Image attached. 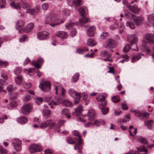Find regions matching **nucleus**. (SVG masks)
<instances>
[{"label": "nucleus", "instance_id": "f257e3e1", "mask_svg": "<svg viewBox=\"0 0 154 154\" xmlns=\"http://www.w3.org/2000/svg\"><path fill=\"white\" fill-rule=\"evenodd\" d=\"M106 95V93L100 94L96 98L97 100L100 102L99 103V108L101 110L103 114L104 115L107 114L109 110L108 108L106 107L107 102L105 100V97Z\"/></svg>", "mask_w": 154, "mask_h": 154}, {"label": "nucleus", "instance_id": "f03ea898", "mask_svg": "<svg viewBox=\"0 0 154 154\" xmlns=\"http://www.w3.org/2000/svg\"><path fill=\"white\" fill-rule=\"evenodd\" d=\"M143 42L150 45L154 44V34L150 33L146 34L143 37Z\"/></svg>", "mask_w": 154, "mask_h": 154}, {"label": "nucleus", "instance_id": "7ed1b4c3", "mask_svg": "<svg viewBox=\"0 0 154 154\" xmlns=\"http://www.w3.org/2000/svg\"><path fill=\"white\" fill-rule=\"evenodd\" d=\"M39 88L43 91H48L51 89L50 82L48 81H44L40 84Z\"/></svg>", "mask_w": 154, "mask_h": 154}, {"label": "nucleus", "instance_id": "20e7f679", "mask_svg": "<svg viewBox=\"0 0 154 154\" xmlns=\"http://www.w3.org/2000/svg\"><path fill=\"white\" fill-rule=\"evenodd\" d=\"M12 143L14 149L17 152L20 151L22 149L21 141L18 139L15 138L12 140Z\"/></svg>", "mask_w": 154, "mask_h": 154}, {"label": "nucleus", "instance_id": "39448f33", "mask_svg": "<svg viewBox=\"0 0 154 154\" xmlns=\"http://www.w3.org/2000/svg\"><path fill=\"white\" fill-rule=\"evenodd\" d=\"M29 149L31 153L40 152L42 150V148L40 146L35 144L31 145L29 147Z\"/></svg>", "mask_w": 154, "mask_h": 154}, {"label": "nucleus", "instance_id": "423d86ee", "mask_svg": "<svg viewBox=\"0 0 154 154\" xmlns=\"http://www.w3.org/2000/svg\"><path fill=\"white\" fill-rule=\"evenodd\" d=\"M49 125V128H51L55 126V123L52 122L51 120H48L42 122L40 127L42 128H45Z\"/></svg>", "mask_w": 154, "mask_h": 154}, {"label": "nucleus", "instance_id": "0eeeda50", "mask_svg": "<svg viewBox=\"0 0 154 154\" xmlns=\"http://www.w3.org/2000/svg\"><path fill=\"white\" fill-rule=\"evenodd\" d=\"M49 33L46 31H43L38 32L37 34L38 38L40 40H45L49 37Z\"/></svg>", "mask_w": 154, "mask_h": 154}, {"label": "nucleus", "instance_id": "6e6552de", "mask_svg": "<svg viewBox=\"0 0 154 154\" xmlns=\"http://www.w3.org/2000/svg\"><path fill=\"white\" fill-rule=\"evenodd\" d=\"M133 21L135 24L137 26H140L144 23L145 21L144 18L141 16L134 17Z\"/></svg>", "mask_w": 154, "mask_h": 154}, {"label": "nucleus", "instance_id": "1a4fd4ad", "mask_svg": "<svg viewBox=\"0 0 154 154\" xmlns=\"http://www.w3.org/2000/svg\"><path fill=\"white\" fill-rule=\"evenodd\" d=\"M24 21L22 20L18 21L16 23V28L19 31L20 33L23 32V30L24 29L23 27L25 25Z\"/></svg>", "mask_w": 154, "mask_h": 154}, {"label": "nucleus", "instance_id": "9d476101", "mask_svg": "<svg viewBox=\"0 0 154 154\" xmlns=\"http://www.w3.org/2000/svg\"><path fill=\"white\" fill-rule=\"evenodd\" d=\"M128 41L130 42L131 45H132L136 44L138 38L135 34L128 35L127 37Z\"/></svg>", "mask_w": 154, "mask_h": 154}, {"label": "nucleus", "instance_id": "9b49d317", "mask_svg": "<svg viewBox=\"0 0 154 154\" xmlns=\"http://www.w3.org/2000/svg\"><path fill=\"white\" fill-rule=\"evenodd\" d=\"M106 48H113L115 47L116 45V42L112 39H108L106 41Z\"/></svg>", "mask_w": 154, "mask_h": 154}, {"label": "nucleus", "instance_id": "f8f14e48", "mask_svg": "<svg viewBox=\"0 0 154 154\" xmlns=\"http://www.w3.org/2000/svg\"><path fill=\"white\" fill-rule=\"evenodd\" d=\"M88 116L89 120L90 121L94 120L96 116L95 110L93 109L89 110L88 112Z\"/></svg>", "mask_w": 154, "mask_h": 154}, {"label": "nucleus", "instance_id": "ddd939ff", "mask_svg": "<svg viewBox=\"0 0 154 154\" xmlns=\"http://www.w3.org/2000/svg\"><path fill=\"white\" fill-rule=\"evenodd\" d=\"M31 106L29 104H27L23 106L21 109V113L24 115L28 114L31 111Z\"/></svg>", "mask_w": 154, "mask_h": 154}, {"label": "nucleus", "instance_id": "4468645a", "mask_svg": "<svg viewBox=\"0 0 154 154\" xmlns=\"http://www.w3.org/2000/svg\"><path fill=\"white\" fill-rule=\"evenodd\" d=\"M96 28L94 26L90 27L87 30V35L89 37L94 36L95 33Z\"/></svg>", "mask_w": 154, "mask_h": 154}, {"label": "nucleus", "instance_id": "2eb2a0df", "mask_svg": "<svg viewBox=\"0 0 154 154\" xmlns=\"http://www.w3.org/2000/svg\"><path fill=\"white\" fill-rule=\"evenodd\" d=\"M55 35L62 39H65L68 37V34L64 31H57L55 33Z\"/></svg>", "mask_w": 154, "mask_h": 154}, {"label": "nucleus", "instance_id": "dca6fc26", "mask_svg": "<svg viewBox=\"0 0 154 154\" xmlns=\"http://www.w3.org/2000/svg\"><path fill=\"white\" fill-rule=\"evenodd\" d=\"M46 20L49 22H56L58 20V19L55 14H51L47 17Z\"/></svg>", "mask_w": 154, "mask_h": 154}, {"label": "nucleus", "instance_id": "f3484780", "mask_svg": "<svg viewBox=\"0 0 154 154\" xmlns=\"http://www.w3.org/2000/svg\"><path fill=\"white\" fill-rule=\"evenodd\" d=\"M44 61L42 58H39L37 60V62L35 61H33L32 62V64L34 66L36 67L38 69H39L41 68L40 66V64H42L43 63Z\"/></svg>", "mask_w": 154, "mask_h": 154}, {"label": "nucleus", "instance_id": "a211bd4d", "mask_svg": "<svg viewBox=\"0 0 154 154\" xmlns=\"http://www.w3.org/2000/svg\"><path fill=\"white\" fill-rule=\"evenodd\" d=\"M47 106V105H44L45 108L43 110V114L44 117L45 119H47L51 114V111L46 108Z\"/></svg>", "mask_w": 154, "mask_h": 154}, {"label": "nucleus", "instance_id": "6ab92c4d", "mask_svg": "<svg viewBox=\"0 0 154 154\" xmlns=\"http://www.w3.org/2000/svg\"><path fill=\"white\" fill-rule=\"evenodd\" d=\"M34 26V24L31 23L28 24L25 28H24L23 30V32H29L31 31L33 29Z\"/></svg>", "mask_w": 154, "mask_h": 154}, {"label": "nucleus", "instance_id": "aec40b11", "mask_svg": "<svg viewBox=\"0 0 154 154\" xmlns=\"http://www.w3.org/2000/svg\"><path fill=\"white\" fill-rule=\"evenodd\" d=\"M57 101L60 103H61L63 102V105L65 106L70 107L72 105V103L68 100H64L63 102L61 99L58 98L57 99Z\"/></svg>", "mask_w": 154, "mask_h": 154}, {"label": "nucleus", "instance_id": "412c9836", "mask_svg": "<svg viewBox=\"0 0 154 154\" xmlns=\"http://www.w3.org/2000/svg\"><path fill=\"white\" fill-rule=\"evenodd\" d=\"M17 121L19 123L23 124L27 122L28 119L26 116H22L17 119Z\"/></svg>", "mask_w": 154, "mask_h": 154}, {"label": "nucleus", "instance_id": "4be33fe9", "mask_svg": "<svg viewBox=\"0 0 154 154\" xmlns=\"http://www.w3.org/2000/svg\"><path fill=\"white\" fill-rule=\"evenodd\" d=\"M97 44V42L94 40L91 39H88L86 42V45L89 46H94Z\"/></svg>", "mask_w": 154, "mask_h": 154}, {"label": "nucleus", "instance_id": "5701e85b", "mask_svg": "<svg viewBox=\"0 0 154 154\" xmlns=\"http://www.w3.org/2000/svg\"><path fill=\"white\" fill-rule=\"evenodd\" d=\"M82 110V106L79 105L75 109V114L77 116H79L81 114Z\"/></svg>", "mask_w": 154, "mask_h": 154}, {"label": "nucleus", "instance_id": "b1692460", "mask_svg": "<svg viewBox=\"0 0 154 154\" xmlns=\"http://www.w3.org/2000/svg\"><path fill=\"white\" fill-rule=\"evenodd\" d=\"M23 78L22 76L20 75H17L15 78V82L18 84H21L23 81Z\"/></svg>", "mask_w": 154, "mask_h": 154}, {"label": "nucleus", "instance_id": "393cba45", "mask_svg": "<svg viewBox=\"0 0 154 154\" xmlns=\"http://www.w3.org/2000/svg\"><path fill=\"white\" fill-rule=\"evenodd\" d=\"M137 152H144L143 154H146L148 153L147 149L144 146H140L137 147Z\"/></svg>", "mask_w": 154, "mask_h": 154}, {"label": "nucleus", "instance_id": "a878e982", "mask_svg": "<svg viewBox=\"0 0 154 154\" xmlns=\"http://www.w3.org/2000/svg\"><path fill=\"white\" fill-rule=\"evenodd\" d=\"M143 54L142 53H140L139 54H137V55L134 56L131 60V62L132 63H134L137 60H139L141 57L142 56H143Z\"/></svg>", "mask_w": 154, "mask_h": 154}, {"label": "nucleus", "instance_id": "bb28decb", "mask_svg": "<svg viewBox=\"0 0 154 154\" xmlns=\"http://www.w3.org/2000/svg\"><path fill=\"white\" fill-rule=\"evenodd\" d=\"M78 11L82 16H84L85 14L88 13V9L85 7L81 8L79 9Z\"/></svg>", "mask_w": 154, "mask_h": 154}, {"label": "nucleus", "instance_id": "cd10ccee", "mask_svg": "<svg viewBox=\"0 0 154 154\" xmlns=\"http://www.w3.org/2000/svg\"><path fill=\"white\" fill-rule=\"evenodd\" d=\"M88 50V48L87 47H84L82 48H77L76 50V52L79 54H84L86 51Z\"/></svg>", "mask_w": 154, "mask_h": 154}, {"label": "nucleus", "instance_id": "c85d7f7f", "mask_svg": "<svg viewBox=\"0 0 154 154\" xmlns=\"http://www.w3.org/2000/svg\"><path fill=\"white\" fill-rule=\"evenodd\" d=\"M68 93L70 95L74 98L80 94L76 92L73 89H69L68 90Z\"/></svg>", "mask_w": 154, "mask_h": 154}, {"label": "nucleus", "instance_id": "c756f323", "mask_svg": "<svg viewBox=\"0 0 154 154\" xmlns=\"http://www.w3.org/2000/svg\"><path fill=\"white\" fill-rule=\"evenodd\" d=\"M129 9L131 11L135 13H138L139 12V9L137 6L134 7L132 6H130L128 7Z\"/></svg>", "mask_w": 154, "mask_h": 154}, {"label": "nucleus", "instance_id": "7c9ffc66", "mask_svg": "<svg viewBox=\"0 0 154 154\" xmlns=\"http://www.w3.org/2000/svg\"><path fill=\"white\" fill-rule=\"evenodd\" d=\"M145 125L149 129H152L153 127V122L152 120H149L144 122Z\"/></svg>", "mask_w": 154, "mask_h": 154}, {"label": "nucleus", "instance_id": "2f4dec72", "mask_svg": "<svg viewBox=\"0 0 154 154\" xmlns=\"http://www.w3.org/2000/svg\"><path fill=\"white\" fill-rule=\"evenodd\" d=\"M10 5L12 7L15 9H20L21 8L20 3H15L14 2H12Z\"/></svg>", "mask_w": 154, "mask_h": 154}, {"label": "nucleus", "instance_id": "473e14b6", "mask_svg": "<svg viewBox=\"0 0 154 154\" xmlns=\"http://www.w3.org/2000/svg\"><path fill=\"white\" fill-rule=\"evenodd\" d=\"M20 3V5H21V8L22 7L24 9H26L29 7V5L24 0H21Z\"/></svg>", "mask_w": 154, "mask_h": 154}, {"label": "nucleus", "instance_id": "72a5a7b5", "mask_svg": "<svg viewBox=\"0 0 154 154\" xmlns=\"http://www.w3.org/2000/svg\"><path fill=\"white\" fill-rule=\"evenodd\" d=\"M100 55L102 57L107 56L108 58H109L111 56V54H109V52L106 50H103L101 51L100 53Z\"/></svg>", "mask_w": 154, "mask_h": 154}, {"label": "nucleus", "instance_id": "f704fd0d", "mask_svg": "<svg viewBox=\"0 0 154 154\" xmlns=\"http://www.w3.org/2000/svg\"><path fill=\"white\" fill-rule=\"evenodd\" d=\"M148 20L150 23H154V14H152L149 15L148 16Z\"/></svg>", "mask_w": 154, "mask_h": 154}, {"label": "nucleus", "instance_id": "c9c22d12", "mask_svg": "<svg viewBox=\"0 0 154 154\" xmlns=\"http://www.w3.org/2000/svg\"><path fill=\"white\" fill-rule=\"evenodd\" d=\"M69 110L67 109H63L62 111V114L66 116L68 119H70L71 117L70 116L68 115Z\"/></svg>", "mask_w": 154, "mask_h": 154}, {"label": "nucleus", "instance_id": "e433bc0d", "mask_svg": "<svg viewBox=\"0 0 154 154\" xmlns=\"http://www.w3.org/2000/svg\"><path fill=\"white\" fill-rule=\"evenodd\" d=\"M80 22L81 23H85L90 22V20L87 17L82 16V19H79Z\"/></svg>", "mask_w": 154, "mask_h": 154}, {"label": "nucleus", "instance_id": "4c0bfd02", "mask_svg": "<svg viewBox=\"0 0 154 154\" xmlns=\"http://www.w3.org/2000/svg\"><path fill=\"white\" fill-rule=\"evenodd\" d=\"M65 122L66 121L65 120L59 121V126H58L55 124V126H54V127L55 129H59L60 126H62L64 124Z\"/></svg>", "mask_w": 154, "mask_h": 154}, {"label": "nucleus", "instance_id": "58836bf2", "mask_svg": "<svg viewBox=\"0 0 154 154\" xmlns=\"http://www.w3.org/2000/svg\"><path fill=\"white\" fill-rule=\"evenodd\" d=\"M6 2V0H0V8H5Z\"/></svg>", "mask_w": 154, "mask_h": 154}, {"label": "nucleus", "instance_id": "ea45409f", "mask_svg": "<svg viewBox=\"0 0 154 154\" xmlns=\"http://www.w3.org/2000/svg\"><path fill=\"white\" fill-rule=\"evenodd\" d=\"M129 131L130 135L132 137H134L137 133V129L135 128L134 129H131Z\"/></svg>", "mask_w": 154, "mask_h": 154}, {"label": "nucleus", "instance_id": "a19ab883", "mask_svg": "<svg viewBox=\"0 0 154 154\" xmlns=\"http://www.w3.org/2000/svg\"><path fill=\"white\" fill-rule=\"evenodd\" d=\"M127 26L129 27L131 29H133L135 28V26L132 22H128L126 23Z\"/></svg>", "mask_w": 154, "mask_h": 154}, {"label": "nucleus", "instance_id": "79ce46f5", "mask_svg": "<svg viewBox=\"0 0 154 154\" xmlns=\"http://www.w3.org/2000/svg\"><path fill=\"white\" fill-rule=\"evenodd\" d=\"M75 100H74V104H78L80 100V94L77 96L75 97Z\"/></svg>", "mask_w": 154, "mask_h": 154}, {"label": "nucleus", "instance_id": "37998d69", "mask_svg": "<svg viewBox=\"0 0 154 154\" xmlns=\"http://www.w3.org/2000/svg\"><path fill=\"white\" fill-rule=\"evenodd\" d=\"M18 96V93L16 92L13 93L11 94L10 97L11 99L14 100L16 99Z\"/></svg>", "mask_w": 154, "mask_h": 154}, {"label": "nucleus", "instance_id": "c03bdc74", "mask_svg": "<svg viewBox=\"0 0 154 154\" xmlns=\"http://www.w3.org/2000/svg\"><path fill=\"white\" fill-rule=\"evenodd\" d=\"M138 140L141 142L142 143L146 144L147 143V141L146 140L142 137H138Z\"/></svg>", "mask_w": 154, "mask_h": 154}, {"label": "nucleus", "instance_id": "a18cd8bd", "mask_svg": "<svg viewBox=\"0 0 154 154\" xmlns=\"http://www.w3.org/2000/svg\"><path fill=\"white\" fill-rule=\"evenodd\" d=\"M8 62L6 61L3 62L0 61V67H5L8 65Z\"/></svg>", "mask_w": 154, "mask_h": 154}, {"label": "nucleus", "instance_id": "49530a36", "mask_svg": "<svg viewBox=\"0 0 154 154\" xmlns=\"http://www.w3.org/2000/svg\"><path fill=\"white\" fill-rule=\"evenodd\" d=\"M82 0H73L72 3L76 6H79L81 4Z\"/></svg>", "mask_w": 154, "mask_h": 154}, {"label": "nucleus", "instance_id": "de8ad7c7", "mask_svg": "<svg viewBox=\"0 0 154 154\" xmlns=\"http://www.w3.org/2000/svg\"><path fill=\"white\" fill-rule=\"evenodd\" d=\"M48 105L50 106V107L52 108H53V105L56 106L58 105V103L53 100H52L50 102H49L48 103Z\"/></svg>", "mask_w": 154, "mask_h": 154}, {"label": "nucleus", "instance_id": "09e8293b", "mask_svg": "<svg viewBox=\"0 0 154 154\" xmlns=\"http://www.w3.org/2000/svg\"><path fill=\"white\" fill-rule=\"evenodd\" d=\"M112 99V101L114 103H117L120 100L118 96H113Z\"/></svg>", "mask_w": 154, "mask_h": 154}, {"label": "nucleus", "instance_id": "8fccbe9b", "mask_svg": "<svg viewBox=\"0 0 154 154\" xmlns=\"http://www.w3.org/2000/svg\"><path fill=\"white\" fill-rule=\"evenodd\" d=\"M118 27V25L117 23H115L113 25L110 26L109 28L111 30H114Z\"/></svg>", "mask_w": 154, "mask_h": 154}, {"label": "nucleus", "instance_id": "3c124183", "mask_svg": "<svg viewBox=\"0 0 154 154\" xmlns=\"http://www.w3.org/2000/svg\"><path fill=\"white\" fill-rule=\"evenodd\" d=\"M79 74L78 73H76L72 77L73 81L75 82H76L78 80L79 78Z\"/></svg>", "mask_w": 154, "mask_h": 154}, {"label": "nucleus", "instance_id": "603ef678", "mask_svg": "<svg viewBox=\"0 0 154 154\" xmlns=\"http://www.w3.org/2000/svg\"><path fill=\"white\" fill-rule=\"evenodd\" d=\"M131 49L130 46L128 45H126L123 49V51L125 53L128 52Z\"/></svg>", "mask_w": 154, "mask_h": 154}, {"label": "nucleus", "instance_id": "864d4df0", "mask_svg": "<svg viewBox=\"0 0 154 154\" xmlns=\"http://www.w3.org/2000/svg\"><path fill=\"white\" fill-rule=\"evenodd\" d=\"M49 7V4L48 3H45L43 4L42 5V8L44 10H47Z\"/></svg>", "mask_w": 154, "mask_h": 154}, {"label": "nucleus", "instance_id": "5fc2aeb1", "mask_svg": "<svg viewBox=\"0 0 154 154\" xmlns=\"http://www.w3.org/2000/svg\"><path fill=\"white\" fill-rule=\"evenodd\" d=\"M66 140L67 142L69 144H73L75 143V141L71 137H67Z\"/></svg>", "mask_w": 154, "mask_h": 154}, {"label": "nucleus", "instance_id": "6e6d98bb", "mask_svg": "<svg viewBox=\"0 0 154 154\" xmlns=\"http://www.w3.org/2000/svg\"><path fill=\"white\" fill-rule=\"evenodd\" d=\"M31 99V97L30 95H27L24 97L23 100L24 102H27L30 100Z\"/></svg>", "mask_w": 154, "mask_h": 154}, {"label": "nucleus", "instance_id": "4d7b16f0", "mask_svg": "<svg viewBox=\"0 0 154 154\" xmlns=\"http://www.w3.org/2000/svg\"><path fill=\"white\" fill-rule=\"evenodd\" d=\"M26 12L32 15H34L35 13L34 9L31 8L27 9L26 11Z\"/></svg>", "mask_w": 154, "mask_h": 154}, {"label": "nucleus", "instance_id": "13d9d810", "mask_svg": "<svg viewBox=\"0 0 154 154\" xmlns=\"http://www.w3.org/2000/svg\"><path fill=\"white\" fill-rule=\"evenodd\" d=\"M81 145H79V144H76L75 146L74 147V149L75 150L76 149H78V152L79 153L81 152V150L82 149V147L81 146H80Z\"/></svg>", "mask_w": 154, "mask_h": 154}, {"label": "nucleus", "instance_id": "bf43d9fd", "mask_svg": "<svg viewBox=\"0 0 154 154\" xmlns=\"http://www.w3.org/2000/svg\"><path fill=\"white\" fill-rule=\"evenodd\" d=\"M108 33L107 32H103L100 35V37L103 39H105L108 35Z\"/></svg>", "mask_w": 154, "mask_h": 154}, {"label": "nucleus", "instance_id": "052dcab7", "mask_svg": "<svg viewBox=\"0 0 154 154\" xmlns=\"http://www.w3.org/2000/svg\"><path fill=\"white\" fill-rule=\"evenodd\" d=\"M8 118L7 116L4 115L2 118L0 117V123H3L4 122L5 120L6 119Z\"/></svg>", "mask_w": 154, "mask_h": 154}, {"label": "nucleus", "instance_id": "680f3d73", "mask_svg": "<svg viewBox=\"0 0 154 154\" xmlns=\"http://www.w3.org/2000/svg\"><path fill=\"white\" fill-rule=\"evenodd\" d=\"M23 85L24 87L26 88H29L31 86V84L29 83L25 82Z\"/></svg>", "mask_w": 154, "mask_h": 154}, {"label": "nucleus", "instance_id": "e2e57ef3", "mask_svg": "<svg viewBox=\"0 0 154 154\" xmlns=\"http://www.w3.org/2000/svg\"><path fill=\"white\" fill-rule=\"evenodd\" d=\"M75 24L73 23H68L67 25H65L67 29H71Z\"/></svg>", "mask_w": 154, "mask_h": 154}, {"label": "nucleus", "instance_id": "0e129e2a", "mask_svg": "<svg viewBox=\"0 0 154 154\" xmlns=\"http://www.w3.org/2000/svg\"><path fill=\"white\" fill-rule=\"evenodd\" d=\"M125 16L127 17V18H129V17H134V14H131L128 12H127V13H125Z\"/></svg>", "mask_w": 154, "mask_h": 154}, {"label": "nucleus", "instance_id": "69168bd1", "mask_svg": "<svg viewBox=\"0 0 154 154\" xmlns=\"http://www.w3.org/2000/svg\"><path fill=\"white\" fill-rule=\"evenodd\" d=\"M125 26L124 25H121L119 27V31L120 33H122L125 29Z\"/></svg>", "mask_w": 154, "mask_h": 154}, {"label": "nucleus", "instance_id": "338daca9", "mask_svg": "<svg viewBox=\"0 0 154 154\" xmlns=\"http://www.w3.org/2000/svg\"><path fill=\"white\" fill-rule=\"evenodd\" d=\"M27 37V36L26 35H23V36L20 38V42H24Z\"/></svg>", "mask_w": 154, "mask_h": 154}, {"label": "nucleus", "instance_id": "774afa93", "mask_svg": "<svg viewBox=\"0 0 154 154\" xmlns=\"http://www.w3.org/2000/svg\"><path fill=\"white\" fill-rule=\"evenodd\" d=\"M44 152L45 154H52L51 150L49 149L45 150Z\"/></svg>", "mask_w": 154, "mask_h": 154}]
</instances>
